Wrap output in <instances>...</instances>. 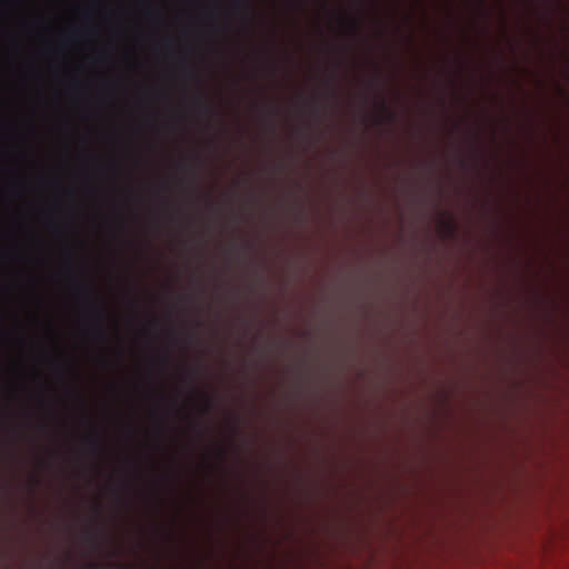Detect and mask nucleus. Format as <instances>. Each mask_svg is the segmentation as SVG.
<instances>
[{
	"mask_svg": "<svg viewBox=\"0 0 569 569\" xmlns=\"http://www.w3.org/2000/svg\"><path fill=\"white\" fill-rule=\"evenodd\" d=\"M93 309H94L96 316H97V326H96L97 337L101 340H104L107 337V332L103 328L102 321L104 319L106 309L103 306L98 305V303L93 305Z\"/></svg>",
	"mask_w": 569,
	"mask_h": 569,
	"instance_id": "1",
	"label": "nucleus"
},
{
	"mask_svg": "<svg viewBox=\"0 0 569 569\" xmlns=\"http://www.w3.org/2000/svg\"><path fill=\"white\" fill-rule=\"evenodd\" d=\"M88 449L93 456H98L103 451V442L98 435H92L88 438Z\"/></svg>",
	"mask_w": 569,
	"mask_h": 569,
	"instance_id": "2",
	"label": "nucleus"
},
{
	"mask_svg": "<svg viewBox=\"0 0 569 569\" xmlns=\"http://www.w3.org/2000/svg\"><path fill=\"white\" fill-rule=\"evenodd\" d=\"M234 9L241 13V16L248 20L249 19V6L248 0H234L233 1Z\"/></svg>",
	"mask_w": 569,
	"mask_h": 569,
	"instance_id": "3",
	"label": "nucleus"
},
{
	"mask_svg": "<svg viewBox=\"0 0 569 569\" xmlns=\"http://www.w3.org/2000/svg\"><path fill=\"white\" fill-rule=\"evenodd\" d=\"M196 104L199 107L202 113H208L211 110L209 103L204 100L202 96L197 97Z\"/></svg>",
	"mask_w": 569,
	"mask_h": 569,
	"instance_id": "4",
	"label": "nucleus"
},
{
	"mask_svg": "<svg viewBox=\"0 0 569 569\" xmlns=\"http://www.w3.org/2000/svg\"><path fill=\"white\" fill-rule=\"evenodd\" d=\"M180 67L188 76L193 74V70L188 66L186 61H182Z\"/></svg>",
	"mask_w": 569,
	"mask_h": 569,
	"instance_id": "5",
	"label": "nucleus"
},
{
	"mask_svg": "<svg viewBox=\"0 0 569 569\" xmlns=\"http://www.w3.org/2000/svg\"><path fill=\"white\" fill-rule=\"evenodd\" d=\"M357 27H358V21H357V20H355V19H351V20L349 21V28H350V31H351L352 33H356V31H357Z\"/></svg>",
	"mask_w": 569,
	"mask_h": 569,
	"instance_id": "6",
	"label": "nucleus"
},
{
	"mask_svg": "<svg viewBox=\"0 0 569 569\" xmlns=\"http://www.w3.org/2000/svg\"><path fill=\"white\" fill-rule=\"evenodd\" d=\"M441 224H442V227H443V228H446V229H447V230H449V231H452V230H453V228H455V227H453V224H452V222H450V221H445V220H443V221H441Z\"/></svg>",
	"mask_w": 569,
	"mask_h": 569,
	"instance_id": "7",
	"label": "nucleus"
},
{
	"mask_svg": "<svg viewBox=\"0 0 569 569\" xmlns=\"http://www.w3.org/2000/svg\"><path fill=\"white\" fill-rule=\"evenodd\" d=\"M77 289H84L89 295H92L93 289L90 284L77 286Z\"/></svg>",
	"mask_w": 569,
	"mask_h": 569,
	"instance_id": "8",
	"label": "nucleus"
},
{
	"mask_svg": "<svg viewBox=\"0 0 569 569\" xmlns=\"http://www.w3.org/2000/svg\"><path fill=\"white\" fill-rule=\"evenodd\" d=\"M204 402H206V410H209L211 408L212 401H211V398L207 395H204Z\"/></svg>",
	"mask_w": 569,
	"mask_h": 569,
	"instance_id": "9",
	"label": "nucleus"
},
{
	"mask_svg": "<svg viewBox=\"0 0 569 569\" xmlns=\"http://www.w3.org/2000/svg\"><path fill=\"white\" fill-rule=\"evenodd\" d=\"M381 108H382L383 110H387V107H386V104H385L383 102H381Z\"/></svg>",
	"mask_w": 569,
	"mask_h": 569,
	"instance_id": "10",
	"label": "nucleus"
}]
</instances>
